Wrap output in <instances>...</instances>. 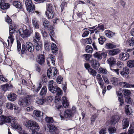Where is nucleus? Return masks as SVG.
<instances>
[{
  "label": "nucleus",
  "mask_w": 134,
  "mask_h": 134,
  "mask_svg": "<svg viewBox=\"0 0 134 134\" xmlns=\"http://www.w3.org/2000/svg\"><path fill=\"white\" fill-rule=\"evenodd\" d=\"M55 82L53 80L50 81L48 85V89L51 92L56 93V95L55 98V102L59 101L61 99L60 95L62 94L63 91L60 88L57 86H53Z\"/></svg>",
  "instance_id": "obj_1"
},
{
  "label": "nucleus",
  "mask_w": 134,
  "mask_h": 134,
  "mask_svg": "<svg viewBox=\"0 0 134 134\" xmlns=\"http://www.w3.org/2000/svg\"><path fill=\"white\" fill-rule=\"evenodd\" d=\"M43 25L45 28L49 31V35L51 38V40L56 43L55 41L53 38V37H56L55 33L54 31V28L53 26L51 25H50L49 21L46 19L43 21Z\"/></svg>",
  "instance_id": "obj_2"
},
{
  "label": "nucleus",
  "mask_w": 134,
  "mask_h": 134,
  "mask_svg": "<svg viewBox=\"0 0 134 134\" xmlns=\"http://www.w3.org/2000/svg\"><path fill=\"white\" fill-rule=\"evenodd\" d=\"M55 5H53L51 3L48 4L46 7L45 14L48 19H51L54 18L55 14Z\"/></svg>",
  "instance_id": "obj_3"
},
{
  "label": "nucleus",
  "mask_w": 134,
  "mask_h": 134,
  "mask_svg": "<svg viewBox=\"0 0 134 134\" xmlns=\"http://www.w3.org/2000/svg\"><path fill=\"white\" fill-rule=\"evenodd\" d=\"M25 125L27 127L30 128L34 133L38 131L40 129L39 125L34 121L31 120L27 121L26 122Z\"/></svg>",
  "instance_id": "obj_4"
},
{
  "label": "nucleus",
  "mask_w": 134,
  "mask_h": 134,
  "mask_svg": "<svg viewBox=\"0 0 134 134\" xmlns=\"http://www.w3.org/2000/svg\"><path fill=\"white\" fill-rule=\"evenodd\" d=\"M33 29L31 27L28 29H26L24 30L23 29H20L18 30L19 34L22 37H28L32 33Z\"/></svg>",
  "instance_id": "obj_5"
},
{
  "label": "nucleus",
  "mask_w": 134,
  "mask_h": 134,
  "mask_svg": "<svg viewBox=\"0 0 134 134\" xmlns=\"http://www.w3.org/2000/svg\"><path fill=\"white\" fill-rule=\"evenodd\" d=\"M25 3L26 8L27 11L29 12L34 13L35 10V6L33 4L31 0H26L25 1Z\"/></svg>",
  "instance_id": "obj_6"
},
{
  "label": "nucleus",
  "mask_w": 134,
  "mask_h": 134,
  "mask_svg": "<svg viewBox=\"0 0 134 134\" xmlns=\"http://www.w3.org/2000/svg\"><path fill=\"white\" fill-rule=\"evenodd\" d=\"M15 119L13 117L10 116H5L3 115L1 116L0 125H2L5 123H10L13 122V120Z\"/></svg>",
  "instance_id": "obj_7"
},
{
  "label": "nucleus",
  "mask_w": 134,
  "mask_h": 134,
  "mask_svg": "<svg viewBox=\"0 0 134 134\" xmlns=\"http://www.w3.org/2000/svg\"><path fill=\"white\" fill-rule=\"evenodd\" d=\"M48 129L47 131H48L51 134H58L57 132L58 129L56 126L53 123H48L47 124Z\"/></svg>",
  "instance_id": "obj_8"
},
{
  "label": "nucleus",
  "mask_w": 134,
  "mask_h": 134,
  "mask_svg": "<svg viewBox=\"0 0 134 134\" xmlns=\"http://www.w3.org/2000/svg\"><path fill=\"white\" fill-rule=\"evenodd\" d=\"M58 70L56 68H53L52 69L49 68L47 71V74L48 77L49 79L55 78Z\"/></svg>",
  "instance_id": "obj_9"
},
{
  "label": "nucleus",
  "mask_w": 134,
  "mask_h": 134,
  "mask_svg": "<svg viewBox=\"0 0 134 134\" xmlns=\"http://www.w3.org/2000/svg\"><path fill=\"white\" fill-rule=\"evenodd\" d=\"M30 97H26L25 98L20 99L19 103L22 107H27L30 104Z\"/></svg>",
  "instance_id": "obj_10"
},
{
  "label": "nucleus",
  "mask_w": 134,
  "mask_h": 134,
  "mask_svg": "<svg viewBox=\"0 0 134 134\" xmlns=\"http://www.w3.org/2000/svg\"><path fill=\"white\" fill-rule=\"evenodd\" d=\"M25 46L27 51L31 53L33 52L34 50V44L30 42H27L26 43Z\"/></svg>",
  "instance_id": "obj_11"
},
{
  "label": "nucleus",
  "mask_w": 134,
  "mask_h": 134,
  "mask_svg": "<svg viewBox=\"0 0 134 134\" xmlns=\"http://www.w3.org/2000/svg\"><path fill=\"white\" fill-rule=\"evenodd\" d=\"M90 63L92 67L94 69L97 70L99 67V63L96 60L92 59L91 60H90Z\"/></svg>",
  "instance_id": "obj_12"
},
{
  "label": "nucleus",
  "mask_w": 134,
  "mask_h": 134,
  "mask_svg": "<svg viewBox=\"0 0 134 134\" xmlns=\"http://www.w3.org/2000/svg\"><path fill=\"white\" fill-rule=\"evenodd\" d=\"M35 48L37 51L42 49V41L33 42Z\"/></svg>",
  "instance_id": "obj_13"
},
{
  "label": "nucleus",
  "mask_w": 134,
  "mask_h": 134,
  "mask_svg": "<svg viewBox=\"0 0 134 134\" xmlns=\"http://www.w3.org/2000/svg\"><path fill=\"white\" fill-rule=\"evenodd\" d=\"M107 61L108 63L109 64L110 68L116 65V59L113 57H111L109 58L107 60Z\"/></svg>",
  "instance_id": "obj_14"
},
{
  "label": "nucleus",
  "mask_w": 134,
  "mask_h": 134,
  "mask_svg": "<svg viewBox=\"0 0 134 134\" xmlns=\"http://www.w3.org/2000/svg\"><path fill=\"white\" fill-rule=\"evenodd\" d=\"M130 124V120L128 118L124 119L122 121V129H124L127 128Z\"/></svg>",
  "instance_id": "obj_15"
},
{
  "label": "nucleus",
  "mask_w": 134,
  "mask_h": 134,
  "mask_svg": "<svg viewBox=\"0 0 134 134\" xmlns=\"http://www.w3.org/2000/svg\"><path fill=\"white\" fill-rule=\"evenodd\" d=\"M129 54L127 52L125 53H121L119 55L120 59L123 61L126 60L129 58Z\"/></svg>",
  "instance_id": "obj_16"
},
{
  "label": "nucleus",
  "mask_w": 134,
  "mask_h": 134,
  "mask_svg": "<svg viewBox=\"0 0 134 134\" xmlns=\"http://www.w3.org/2000/svg\"><path fill=\"white\" fill-rule=\"evenodd\" d=\"M11 2H12L13 5L16 8L20 9L23 8L22 3L20 2L15 0H11Z\"/></svg>",
  "instance_id": "obj_17"
},
{
  "label": "nucleus",
  "mask_w": 134,
  "mask_h": 134,
  "mask_svg": "<svg viewBox=\"0 0 134 134\" xmlns=\"http://www.w3.org/2000/svg\"><path fill=\"white\" fill-rule=\"evenodd\" d=\"M120 51L118 48L108 50V54L111 56L116 55L120 52Z\"/></svg>",
  "instance_id": "obj_18"
},
{
  "label": "nucleus",
  "mask_w": 134,
  "mask_h": 134,
  "mask_svg": "<svg viewBox=\"0 0 134 134\" xmlns=\"http://www.w3.org/2000/svg\"><path fill=\"white\" fill-rule=\"evenodd\" d=\"M123 71L120 72V73L122 76L125 77L126 78H128L129 77L128 74L129 72V70L127 68H123Z\"/></svg>",
  "instance_id": "obj_19"
},
{
  "label": "nucleus",
  "mask_w": 134,
  "mask_h": 134,
  "mask_svg": "<svg viewBox=\"0 0 134 134\" xmlns=\"http://www.w3.org/2000/svg\"><path fill=\"white\" fill-rule=\"evenodd\" d=\"M37 62L41 65L43 64L45 62V58L44 54L40 55L37 60Z\"/></svg>",
  "instance_id": "obj_20"
},
{
  "label": "nucleus",
  "mask_w": 134,
  "mask_h": 134,
  "mask_svg": "<svg viewBox=\"0 0 134 134\" xmlns=\"http://www.w3.org/2000/svg\"><path fill=\"white\" fill-rule=\"evenodd\" d=\"M117 95L118 96H120V97H118V100L120 102L119 106H122L124 104V103L122 93L121 91H118L117 92Z\"/></svg>",
  "instance_id": "obj_21"
},
{
  "label": "nucleus",
  "mask_w": 134,
  "mask_h": 134,
  "mask_svg": "<svg viewBox=\"0 0 134 134\" xmlns=\"http://www.w3.org/2000/svg\"><path fill=\"white\" fill-rule=\"evenodd\" d=\"M17 97L16 95L13 93L11 92L8 95V99L10 101H13L16 100Z\"/></svg>",
  "instance_id": "obj_22"
},
{
  "label": "nucleus",
  "mask_w": 134,
  "mask_h": 134,
  "mask_svg": "<svg viewBox=\"0 0 134 134\" xmlns=\"http://www.w3.org/2000/svg\"><path fill=\"white\" fill-rule=\"evenodd\" d=\"M72 115V111L71 110L67 109L64 112V116L68 118H71Z\"/></svg>",
  "instance_id": "obj_23"
},
{
  "label": "nucleus",
  "mask_w": 134,
  "mask_h": 134,
  "mask_svg": "<svg viewBox=\"0 0 134 134\" xmlns=\"http://www.w3.org/2000/svg\"><path fill=\"white\" fill-rule=\"evenodd\" d=\"M13 120L14 121L13 122L11 123V125L12 127L20 131H21L22 128L21 126L18 124L15 119H13Z\"/></svg>",
  "instance_id": "obj_24"
},
{
  "label": "nucleus",
  "mask_w": 134,
  "mask_h": 134,
  "mask_svg": "<svg viewBox=\"0 0 134 134\" xmlns=\"http://www.w3.org/2000/svg\"><path fill=\"white\" fill-rule=\"evenodd\" d=\"M41 36L40 34L38 32H35V36H34L33 39V42H36V41H41Z\"/></svg>",
  "instance_id": "obj_25"
},
{
  "label": "nucleus",
  "mask_w": 134,
  "mask_h": 134,
  "mask_svg": "<svg viewBox=\"0 0 134 134\" xmlns=\"http://www.w3.org/2000/svg\"><path fill=\"white\" fill-rule=\"evenodd\" d=\"M105 34L106 36L109 38L113 37L115 34L114 33L109 30H105Z\"/></svg>",
  "instance_id": "obj_26"
},
{
  "label": "nucleus",
  "mask_w": 134,
  "mask_h": 134,
  "mask_svg": "<svg viewBox=\"0 0 134 134\" xmlns=\"http://www.w3.org/2000/svg\"><path fill=\"white\" fill-rule=\"evenodd\" d=\"M47 92V88L46 86H44L42 88L40 93V95L43 97L46 95Z\"/></svg>",
  "instance_id": "obj_27"
},
{
  "label": "nucleus",
  "mask_w": 134,
  "mask_h": 134,
  "mask_svg": "<svg viewBox=\"0 0 134 134\" xmlns=\"http://www.w3.org/2000/svg\"><path fill=\"white\" fill-rule=\"evenodd\" d=\"M63 101L62 104L63 107L65 108H67L69 105V103L65 97H63Z\"/></svg>",
  "instance_id": "obj_28"
},
{
  "label": "nucleus",
  "mask_w": 134,
  "mask_h": 134,
  "mask_svg": "<svg viewBox=\"0 0 134 134\" xmlns=\"http://www.w3.org/2000/svg\"><path fill=\"white\" fill-rule=\"evenodd\" d=\"M76 15H77V18H80L82 17V14L79 11H78V12H77L76 13L73 12L72 15V18L73 19H74L75 20H76L77 18L76 16Z\"/></svg>",
  "instance_id": "obj_29"
},
{
  "label": "nucleus",
  "mask_w": 134,
  "mask_h": 134,
  "mask_svg": "<svg viewBox=\"0 0 134 134\" xmlns=\"http://www.w3.org/2000/svg\"><path fill=\"white\" fill-rule=\"evenodd\" d=\"M129 45L130 46H134V37L129 38L127 41Z\"/></svg>",
  "instance_id": "obj_30"
},
{
  "label": "nucleus",
  "mask_w": 134,
  "mask_h": 134,
  "mask_svg": "<svg viewBox=\"0 0 134 134\" xmlns=\"http://www.w3.org/2000/svg\"><path fill=\"white\" fill-rule=\"evenodd\" d=\"M93 56L94 57L97 58L98 60H100L102 59L101 53L97 52L94 53L93 54Z\"/></svg>",
  "instance_id": "obj_31"
},
{
  "label": "nucleus",
  "mask_w": 134,
  "mask_h": 134,
  "mask_svg": "<svg viewBox=\"0 0 134 134\" xmlns=\"http://www.w3.org/2000/svg\"><path fill=\"white\" fill-rule=\"evenodd\" d=\"M27 51V50L26 48L25 45L24 44H22L21 49L20 50V52H19L20 54H26Z\"/></svg>",
  "instance_id": "obj_32"
},
{
  "label": "nucleus",
  "mask_w": 134,
  "mask_h": 134,
  "mask_svg": "<svg viewBox=\"0 0 134 134\" xmlns=\"http://www.w3.org/2000/svg\"><path fill=\"white\" fill-rule=\"evenodd\" d=\"M118 79L116 77H112L110 79L111 82L113 85H114L118 84Z\"/></svg>",
  "instance_id": "obj_33"
},
{
  "label": "nucleus",
  "mask_w": 134,
  "mask_h": 134,
  "mask_svg": "<svg viewBox=\"0 0 134 134\" xmlns=\"http://www.w3.org/2000/svg\"><path fill=\"white\" fill-rule=\"evenodd\" d=\"M10 7V5L9 4L7 3H4L1 5L0 8L2 10H4L7 9Z\"/></svg>",
  "instance_id": "obj_34"
},
{
  "label": "nucleus",
  "mask_w": 134,
  "mask_h": 134,
  "mask_svg": "<svg viewBox=\"0 0 134 134\" xmlns=\"http://www.w3.org/2000/svg\"><path fill=\"white\" fill-rule=\"evenodd\" d=\"M93 50V48L91 46L87 45L85 47V51L87 53H91L92 52Z\"/></svg>",
  "instance_id": "obj_35"
},
{
  "label": "nucleus",
  "mask_w": 134,
  "mask_h": 134,
  "mask_svg": "<svg viewBox=\"0 0 134 134\" xmlns=\"http://www.w3.org/2000/svg\"><path fill=\"white\" fill-rule=\"evenodd\" d=\"M34 113L35 115L37 117H40L42 116L43 114V112L38 110H35L34 111Z\"/></svg>",
  "instance_id": "obj_36"
},
{
  "label": "nucleus",
  "mask_w": 134,
  "mask_h": 134,
  "mask_svg": "<svg viewBox=\"0 0 134 134\" xmlns=\"http://www.w3.org/2000/svg\"><path fill=\"white\" fill-rule=\"evenodd\" d=\"M88 72L90 75L94 76H96L97 73L95 70L91 68L88 69Z\"/></svg>",
  "instance_id": "obj_37"
},
{
  "label": "nucleus",
  "mask_w": 134,
  "mask_h": 134,
  "mask_svg": "<svg viewBox=\"0 0 134 134\" xmlns=\"http://www.w3.org/2000/svg\"><path fill=\"white\" fill-rule=\"evenodd\" d=\"M127 63V66L131 68L134 67V60H131L129 61Z\"/></svg>",
  "instance_id": "obj_38"
},
{
  "label": "nucleus",
  "mask_w": 134,
  "mask_h": 134,
  "mask_svg": "<svg viewBox=\"0 0 134 134\" xmlns=\"http://www.w3.org/2000/svg\"><path fill=\"white\" fill-rule=\"evenodd\" d=\"M45 48L46 50L49 51L50 49V45L48 41H46L44 42Z\"/></svg>",
  "instance_id": "obj_39"
},
{
  "label": "nucleus",
  "mask_w": 134,
  "mask_h": 134,
  "mask_svg": "<svg viewBox=\"0 0 134 134\" xmlns=\"http://www.w3.org/2000/svg\"><path fill=\"white\" fill-rule=\"evenodd\" d=\"M99 43L101 44H103L106 40V38L103 36H101L98 38Z\"/></svg>",
  "instance_id": "obj_40"
},
{
  "label": "nucleus",
  "mask_w": 134,
  "mask_h": 134,
  "mask_svg": "<svg viewBox=\"0 0 134 134\" xmlns=\"http://www.w3.org/2000/svg\"><path fill=\"white\" fill-rule=\"evenodd\" d=\"M45 121L48 123H53L54 121V120L52 117H49L46 116L45 118Z\"/></svg>",
  "instance_id": "obj_41"
},
{
  "label": "nucleus",
  "mask_w": 134,
  "mask_h": 134,
  "mask_svg": "<svg viewBox=\"0 0 134 134\" xmlns=\"http://www.w3.org/2000/svg\"><path fill=\"white\" fill-rule=\"evenodd\" d=\"M7 41L8 42V46H7V44L4 41H3V43L4 45V48H7L9 49L11 47L12 44L10 45L9 41V40H7Z\"/></svg>",
  "instance_id": "obj_42"
},
{
  "label": "nucleus",
  "mask_w": 134,
  "mask_h": 134,
  "mask_svg": "<svg viewBox=\"0 0 134 134\" xmlns=\"http://www.w3.org/2000/svg\"><path fill=\"white\" fill-rule=\"evenodd\" d=\"M106 46L107 49H113L116 47L115 45L110 43H107L106 44Z\"/></svg>",
  "instance_id": "obj_43"
},
{
  "label": "nucleus",
  "mask_w": 134,
  "mask_h": 134,
  "mask_svg": "<svg viewBox=\"0 0 134 134\" xmlns=\"http://www.w3.org/2000/svg\"><path fill=\"white\" fill-rule=\"evenodd\" d=\"M109 133L110 134L114 133L116 131V129L114 127H110L108 129Z\"/></svg>",
  "instance_id": "obj_44"
},
{
  "label": "nucleus",
  "mask_w": 134,
  "mask_h": 134,
  "mask_svg": "<svg viewBox=\"0 0 134 134\" xmlns=\"http://www.w3.org/2000/svg\"><path fill=\"white\" fill-rule=\"evenodd\" d=\"M46 100V99L45 98H43V97L42 98L39 99H38L37 102L38 104H42L45 102Z\"/></svg>",
  "instance_id": "obj_45"
},
{
  "label": "nucleus",
  "mask_w": 134,
  "mask_h": 134,
  "mask_svg": "<svg viewBox=\"0 0 134 134\" xmlns=\"http://www.w3.org/2000/svg\"><path fill=\"white\" fill-rule=\"evenodd\" d=\"M129 105H127L125 108V113L128 115H130L131 114L129 110Z\"/></svg>",
  "instance_id": "obj_46"
},
{
  "label": "nucleus",
  "mask_w": 134,
  "mask_h": 134,
  "mask_svg": "<svg viewBox=\"0 0 134 134\" xmlns=\"http://www.w3.org/2000/svg\"><path fill=\"white\" fill-rule=\"evenodd\" d=\"M43 37L44 38L47 37L48 36L47 33L46 32L44 29H42L41 30Z\"/></svg>",
  "instance_id": "obj_47"
},
{
  "label": "nucleus",
  "mask_w": 134,
  "mask_h": 134,
  "mask_svg": "<svg viewBox=\"0 0 134 134\" xmlns=\"http://www.w3.org/2000/svg\"><path fill=\"white\" fill-rule=\"evenodd\" d=\"M0 80L2 81L5 82H7L8 81L5 76L3 75H0Z\"/></svg>",
  "instance_id": "obj_48"
},
{
  "label": "nucleus",
  "mask_w": 134,
  "mask_h": 134,
  "mask_svg": "<svg viewBox=\"0 0 134 134\" xmlns=\"http://www.w3.org/2000/svg\"><path fill=\"white\" fill-rule=\"evenodd\" d=\"M14 104L11 103H7L6 107L8 109L12 110L13 109Z\"/></svg>",
  "instance_id": "obj_49"
},
{
  "label": "nucleus",
  "mask_w": 134,
  "mask_h": 134,
  "mask_svg": "<svg viewBox=\"0 0 134 134\" xmlns=\"http://www.w3.org/2000/svg\"><path fill=\"white\" fill-rule=\"evenodd\" d=\"M42 81L43 83H46L47 82V77L44 74H43L42 75Z\"/></svg>",
  "instance_id": "obj_50"
},
{
  "label": "nucleus",
  "mask_w": 134,
  "mask_h": 134,
  "mask_svg": "<svg viewBox=\"0 0 134 134\" xmlns=\"http://www.w3.org/2000/svg\"><path fill=\"white\" fill-rule=\"evenodd\" d=\"M119 119V117L118 116H114L112 117V121L113 122H116Z\"/></svg>",
  "instance_id": "obj_51"
},
{
  "label": "nucleus",
  "mask_w": 134,
  "mask_h": 134,
  "mask_svg": "<svg viewBox=\"0 0 134 134\" xmlns=\"http://www.w3.org/2000/svg\"><path fill=\"white\" fill-rule=\"evenodd\" d=\"M122 92L124 95L127 96H129L131 93L130 91L126 89L123 90Z\"/></svg>",
  "instance_id": "obj_52"
},
{
  "label": "nucleus",
  "mask_w": 134,
  "mask_h": 134,
  "mask_svg": "<svg viewBox=\"0 0 134 134\" xmlns=\"http://www.w3.org/2000/svg\"><path fill=\"white\" fill-rule=\"evenodd\" d=\"M32 22L33 23L34 26L36 29H38L39 28V26L38 23L37 21H35L34 20H32Z\"/></svg>",
  "instance_id": "obj_53"
},
{
  "label": "nucleus",
  "mask_w": 134,
  "mask_h": 134,
  "mask_svg": "<svg viewBox=\"0 0 134 134\" xmlns=\"http://www.w3.org/2000/svg\"><path fill=\"white\" fill-rule=\"evenodd\" d=\"M21 46L20 42L19 41H17V50L18 52H20L21 50Z\"/></svg>",
  "instance_id": "obj_54"
},
{
  "label": "nucleus",
  "mask_w": 134,
  "mask_h": 134,
  "mask_svg": "<svg viewBox=\"0 0 134 134\" xmlns=\"http://www.w3.org/2000/svg\"><path fill=\"white\" fill-rule=\"evenodd\" d=\"M66 2H62L60 5V7H61V12H62L63 11L65 7L66 6Z\"/></svg>",
  "instance_id": "obj_55"
},
{
  "label": "nucleus",
  "mask_w": 134,
  "mask_h": 134,
  "mask_svg": "<svg viewBox=\"0 0 134 134\" xmlns=\"http://www.w3.org/2000/svg\"><path fill=\"white\" fill-rule=\"evenodd\" d=\"M63 78L62 77L60 76H59L57 78V82L59 84L61 83L63 81Z\"/></svg>",
  "instance_id": "obj_56"
},
{
  "label": "nucleus",
  "mask_w": 134,
  "mask_h": 134,
  "mask_svg": "<svg viewBox=\"0 0 134 134\" xmlns=\"http://www.w3.org/2000/svg\"><path fill=\"white\" fill-rule=\"evenodd\" d=\"M9 34H13L15 32V29H14L12 25H10L9 27Z\"/></svg>",
  "instance_id": "obj_57"
},
{
  "label": "nucleus",
  "mask_w": 134,
  "mask_h": 134,
  "mask_svg": "<svg viewBox=\"0 0 134 134\" xmlns=\"http://www.w3.org/2000/svg\"><path fill=\"white\" fill-rule=\"evenodd\" d=\"M10 86L8 84H6L3 86L2 88L3 90L5 91H7L10 89Z\"/></svg>",
  "instance_id": "obj_58"
},
{
  "label": "nucleus",
  "mask_w": 134,
  "mask_h": 134,
  "mask_svg": "<svg viewBox=\"0 0 134 134\" xmlns=\"http://www.w3.org/2000/svg\"><path fill=\"white\" fill-rule=\"evenodd\" d=\"M83 56L85 57V59L87 61H88L91 57V55L88 54H84Z\"/></svg>",
  "instance_id": "obj_59"
},
{
  "label": "nucleus",
  "mask_w": 134,
  "mask_h": 134,
  "mask_svg": "<svg viewBox=\"0 0 134 134\" xmlns=\"http://www.w3.org/2000/svg\"><path fill=\"white\" fill-rule=\"evenodd\" d=\"M55 108L56 109H57L58 110L60 111V112L63 111V108L62 105H58V106H56Z\"/></svg>",
  "instance_id": "obj_60"
},
{
  "label": "nucleus",
  "mask_w": 134,
  "mask_h": 134,
  "mask_svg": "<svg viewBox=\"0 0 134 134\" xmlns=\"http://www.w3.org/2000/svg\"><path fill=\"white\" fill-rule=\"evenodd\" d=\"M35 70L39 73H40L41 71V68L40 65L38 64H35Z\"/></svg>",
  "instance_id": "obj_61"
},
{
  "label": "nucleus",
  "mask_w": 134,
  "mask_h": 134,
  "mask_svg": "<svg viewBox=\"0 0 134 134\" xmlns=\"http://www.w3.org/2000/svg\"><path fill=\"white\" fill-rule=\"evenodd\" d=\"M52 52L55 54H56L58 53V49L57 47H52Z\"/></svg>",
  "instance_id": "obj_62"
},
{
  "label": "nucleus",
  "mask_w": 134,
  "mask_h": 134,
  "mask_svg": "<svg viewBox=\"0 0 134 134\" xmlns=\"http://www.w3.org/2000/svg\"><path fill=\"white\" fill-rule=\"evenodd\" d=\"M101 55H102V57H103V59H105L107 55V54H108V51L105 52H103L101 53Z\"/></svg>",
  "instance_id": "obj_63"
},
{
  "label": "nucleus",
  "mask_w": 134,
  "mask_h": 134,
  "mask_svg": "<svg viewBox=\"0 0 134 134\" xmlns=\"http://www.w3.org/2000/svg\"><path fill=\"white\" fill-rule=\"evenodd\" d=\"M55 58L54 56L52 55L51 56V58H50V60L52 62V63L54 65H55Z\"/></svg>",
  "instance_id": "obj_64"
}]
</instances>
